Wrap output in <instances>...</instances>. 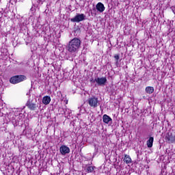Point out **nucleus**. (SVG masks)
Wrapping results in <instances>:
<instances>
[{
	"label": "nucleus",
	"instance_id": "obj_11",
	"mask_svg": "<svg viewBox=\"0 0 175 175\" xmlns=\"http://www.w3.org/2000/svg\"><path fill=\"white\" fill-rule=\"evenodd\" d=\"M50 102H51V98H50V96H45L43 97L42 103L44 105H49Z\"/></svg>",
	"mask_w": 175,
	"mask_h": 175
},
{
	"label": "nucleus",
	"instance_id": "obj_7",
	"mask_svg": "<svg viewBox=\"0 0 175 175\" xmlns=\"http://www.w3.org/2000/svg\"><path fill=\"white\" fill-rule=\"evenodd\" d=\"M60 153L62 154V155H66V154H69L70 152V149L69 148V147L65 146V145H62L60 147Z\"/></svg>",
	"mask_w": 175,
	"mask_h": 175
},
{
	"label": "nucleus",
	"instance_id": "obj_1",
	"mask_svg": "<svg viewBox=\"0 0 175 175\" xmlns=\"http://www.w3.org/2000/svg\"><path fill=\"white\" fill-rule=\"evenodd\" d=\"M81 46V40L78 38H74L66 45V50L68 53H77Z\"/></svg>",
	"mask_w": 175,
	"mask_h": 175
},
{
	"label": "nucleus",
	"instance_id": "obj_6",
	"mask_svg": "<svg viewBox=\"0 0 175 175\" xmlns=\"http://www.w3.org/2000/svg\"><path fill=\"white\" fill-rule=\"evenodd\" d=\"M165 140H167V143H174L175 132L169 131L165 135Z\"/></svg>",
	"mask_w": 175,
	"mask_h": 175
},
{
	"label": "nucleus",
	"instance_id": "obj_13",
	"mask_svg": "<svg viewBox=\"0 0 175 175\" xmlns=\"http://www.w3.org/2000/svg\"><path fill=\"white\" fill-rule=\"evenodd\" d=\"M124 162H125V163H127V164L132 163V159L131 158V157L129 155L125 154L124 159Z\"/></svg>",
	"mask_w": 175,
	"mask_h": 175
},
{
	"label": "nucleus",
	"instance_id": "obj_17",
	"mask_svg": "<svg viewBox=\"0 0 175 175\" xmlns=\"http://www.w3.org/2000/svg\"><path fill=\"white\" fill-rule=\"evenodd\" d=\"M172 10L173 13H174V14H175V8L174 7L172 8Z\"/></svg>",
	"mask_w": 175,
	"mask_h": 175
},
{
	"label": "nucleus",
	"instance_id": "obj_14",
	"mask_svg": "<svg viewBox=\"0 0 175 175\" xmlns=\"http://www.w3.org/2000/svg\"><path fill=\"white\" fill-rule=\"evenodd\" d=\"M146 92L147 94H152L154 92V87L148 86L146 88Z\"/></svg>",
	"mask_w": 175,
	"mask_h": 175
},
{
	"label": "nucleus",
	"instance_id": "obj_12",
	"mask_svg": "<svg viewBox=\"0 0 175 175\" xmlns=\"http://www.w3.org/2000/svg\"><path fill=\"white\" fill-rule=\"evenodd\" d=\"M154 143V137H150L149 139L147 141V147L148 148H151V147H152V144Z\"/></svg>",
	"mask_w": 175,
	"mask_h": 175
},
{
	"label": "nucleus",
	"instance_id": "obj_10",
	"mask_svg": "<svg viewBox=\"0 0 175 175\" xmlns=\"http://www.w3.org/2000/svg\"><path fill=\"white\" fill-rule=\"evenodd\" d=\"M103 121L105 122V124H109V122H111L113 120L110 116H107V114L103 115Z\"/></svg>",
	"mask_w": 175,
	"mask_h": 175
},
{
	"label": "nucleus",
	"instance_id": "obj_4",
	"mask_svg": "<svg viewBox=\"0 0 175 175\" xmlns=\"http://www.w3.org/2000/svg\"><path fill=\"white\" fill-rule=\"evenodd\" d=\"M25 79L27 78L24 75H16L10 78V83L12 84H17L21 83V81H24Z\"/></svg>",
	"mask_w": 175,
	"mask_h": 175
},
{
	"label": "nucleus",
	"instance_id": "obj_5",
	"mask_svg": "<svg viewBox=\"0 0 175 175\" xmlns=\"http://www.w3.org/2000/svg\"><path fill=\"white\" fill-rule=\"evenodd\" d=\"M85 20V15L84 14H77V15L70 19L72 23H80V21H83Z\"/></svg>",
	"mask_w": 175,
	"mask_h": 175
},
{
	"label": "nucleus",
	"instance_id": "obj_3",
	"mask_svg": "<svg viewBox=\"0 0 175 175\" xmlns=\"http://www.w3.org/2000/svg\"><path fill=\"white\" fill-rule=\"evenodd\" d=\"M88 103L90 107H93L94 109H96L100 105L99 99L95 96L89 98L88 99Z\"/></svg>",
	"mask_w": 175,
	"mask_h": 175
},
{
	"label": "nucleus",
	"instance_id": "obj_2",
	"mask_svg": "<svg viewBox=\"0 0 175 175\" xmlns=\"http://www.w3.org/2000/svg\"><path fill=\"white\" fill-rule=\"evenodd\" d=\"M91 83H96L97 85L105 87L107 83V78L106 77H96L94 80H91Z\"/></svg>",
	"mask_w": 175,
	"mask_h": 175
},
{
	"label": "nucleus",
	"instance_id": "obj_9",
	"mask_svg": "<svg viewBox=\"0 0 175 175\" xmlns=\"http://www.w3.org/2000/svg\"><path fill=\"white\" fill-rule=\"evenodd\" d=\"M26 106H27L28 109H29L30 110H36V107H38V105H36V104L32 103L30 101H28L26 103Z\"/></svg>",
	"mask_w": 175,
	"mask_h": 175
},
{
	"label": "nucleus",
	"instance_id": "obj_16",
	"mask_svg": "<svg viewBox=\"0 0 175 175\" xmlns=\"http://www.w3.org/2000/svg\"><path fill=\"white\" fill-rule=\"evenodd\" d=\"M115 59H116V62H118V59H120V55H116L114 56Z\"/></svg>",
	"mask_w": 175,
	"mask_h": 175
},
{
	"label": "nucleus",
	"instance_id": "obj_15",
	"mask_svg": "<svg viewBox=\"0 0 175 175\" xmlns=\"http://www.w3.org/2000/svg\"><path fill=\"white\" fill-rule=\"evenodd\" d=\"M87 170L88 173H92V172H94V167L92 166H88L87 167Z\"/></svg>",
	"mask_w": 175,
	"mask_h": 175
},
{
	"label": "nucleus",
	"instance_id": "obj_8",
	"mask_svg": "<svg viewBox=\"0 0 175 175\" xmlns=\"http://www.w3.org/2000/svg\"><path fill=\"white\" fill-rule=\"evenodd\" d=\"M96 8L98 12H100V13H103V12H105V5H103V3L101 2H99L96 4Z\"/></svg>",
	"mask_w": 175,
	"mask_h": 175
}]
</instances>
